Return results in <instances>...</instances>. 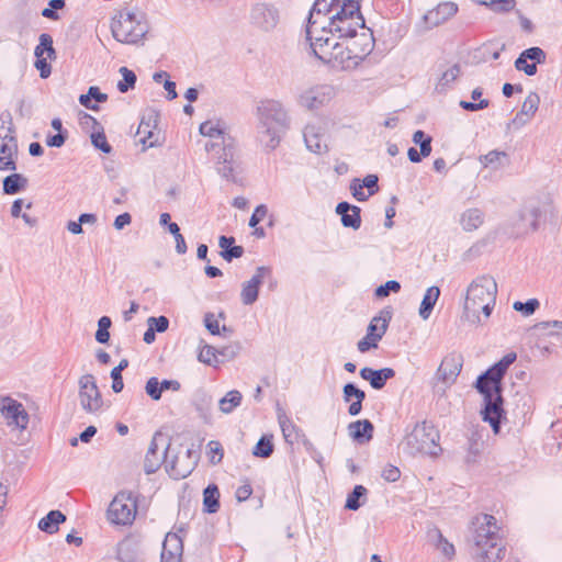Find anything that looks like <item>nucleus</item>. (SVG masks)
<instances>
[{
  "label": "nucleus",
  "mask_w": 562,
  "mask_h": 562,
  "mask_svg": "<svg viewBox=\"0 0 562 562\" xmlns=\"http://www.w3.org/2000/svg\"><path fill=\"white\" fill-rule=\"evenodd\" d=\"M516 359L517 355L515 352L506 353L499 361L480 374L474 385L477 392L483 395L482 419L491 425L494 434L499 432L502 418L505 417L502 395L503 379Z\"/></svg>",
  "instance_id": "obj_1"
},
{
  "label": "nucleus",
  "mask_w": 562,
  "mask_h": 562,
  "mask_svg": "<svg viewBox=\"0 0 562 562\" xmlns=\"http://www.w3.org/2000/svg\"><path fill=\"white\" fill-rule=\"evenodd\" d=\"M472 554L475 562H501L506 553L505 543L494 516L483 514L473 521Z\"/></svg>",
  "instance_id": "obj_2"
},
{
  "label": "nucleus",
  "mask_w": 562,
  "mask_h": 562,
  "mask_svg": "<svg viewBox=\"0 0 562 562\" xmlns=\"http://www.w3.org/2000/svg\"><path fill=\"white\" fill-rule=\"evenodd\" d=\"M257 140L266 151L274 150L282 134L289 128L290 119L286 110L277 100L261 101L256 111Z\"/></svg>",
  "instance_id": "obj_3"
},
{
  "label": "nucleus",
  "mask_w": 562,
  "mask_h": 562,
  "mask_svg": "<svg viewBox=\"0 0 562 562\" xmlns=\"http://www.w3.org/2000/svg\"><path fill=\"white\" fill-rule=\"evenodd\" d=\"M497 283L490 276H480L468 286L463 303V318L471 325H481L482 312L488 318L496 303Z\"/></svg>",
  "instance_id": "obj_4"
},
{
  "label": "nucleus",
  "mask_w": 562,
  "mask_h": 562,
  "mask_svg": "<svg viewBox=\"0 0 562 562\" xmlns=\"http://www.w3.org/2000/svg\"><path fill=\"white\" fill-rule=\"evenodd\" d=\"M149 25L144 12L123 9L111 21L113 37L123 44H137L148 33Z\"/></svg>",
  "instance_id": "obj_5"
},
{
  "label": "nucleus",
  "mask_w": 562,
  "mask_h": 562,
  "mask_svg": "<svg viewBox=\"0 0 562 562\" xmlns=\"http://www.w3.org/2000/svg\"><path fill=\"white\" fill-rule=\"evenodd\" d=\"M440 435L435 426L427 422L417 423L402 442L403 450L412 456L437 457L441 452Z\"/></svg>",
  "instance_id": "obj_6"
},
{
  "label": "nucleus",
  "mask_w": 562,
  "mask_h": 562,
  "mask_svg": "<svg viewBox=\"0 0 562 562\" xmlns=\"http://www.w3.org/2000/svg\"><path fill=\"white\" fill-rule=\"evenodd\" d=\"M306 40L310 43L312 53L322 63L331 54V50L339 43L335 38V33L326 21H307Z\"/></svg>",
  "instance_id": "obj_7"
},
{
  "label": "nucleus",
  "mask_w": 562,
  "mask_h": 562,
  "mask_svg": "<svg viewBox=\"0 0 562 562\" xmlns=\"http://www.w3.org/2000/svg\"><path fill=\"white\" fill-rule=\"evenodd\" d=\"M137 513L136 497L131 492H120L108 508V518L112 524L127 526L135 520Z\"/></svg>",
  "instance_id": "obj_8"
},
{
  "label": "nucleus",
  "mask_w": 562,
  "mask_h": 562,
  "mask_svg": "<svg viewBox=\"0 0 562 562\" xmlns=\"http://www.w3.org/2000/svg\"><path fill=\"white\" fill-rule=\"evenodd\" d=\"M280 20V10L272 3L257 2L250 8L249 22L251 26L259 32H273L279 25Z\"/></svg>",
  "instance_id": "obj_9"
},
{
  "label": "nucleus",
  "mask_w": 562,
  "mask_h": 562,
  "mask_svg": "<svg viewBox=\"0 0 562 562\" xmlns=\"http://www.w3.org/2000/svg\"><path fill=\"white\" fill-rule=\"evenodd\" d=\"M336 97V88L329 83L315 85L303 90L297 102L307 110H318L327 105Z\"/></svg>",
  "instance_id": "obj_10"
},
{
  "label": "nucleus",
  "mask_w": 562,
  "mask_h": 562,
  "mask_svg": "<svg viewBox=\"0 0 562 562\" xmlns=\"http://www.w3.org/2000/svg\"><path fill=\"white\" fill-rule=\"evenodd\" d=\"M457 12V3L451 1L441 2L422 16V19L415 24V30L417 33L423 34L443 24L454 16Z\"/></svg>",
  "instance_id": "obj_11"
},
{
  "label": "nucleus",
  "mask_w": 562,
  "mask_h": 562,
  "mask_svg": "<svg viewBox=\"0 0 562 562\" xmlns=\"http://www.w3.org/2000/svg\"><path fill=\"white\" fill-rule=\"evenodd\" d=\"M79 401L87 413L98 412L103 404L101 393L92 374H83L79 381Z\"/></svg>",
  "instance_id": "obj_12"
},
{
  "label": "nucleus",
  "mask_w": 562,
  "mask_h": 562,
  "mask_svg": "<svg viewBox=\"0 0 562 562\" xmlns=\"http://www.w3.org/2000/svg\"><path fill=\"white\" fill-rule=\"evenodd\" d=\"M170 443L165 435L156 432L151 439L148 451L145 457V472L150 474L156 472L161 463L166 462L170 453Z\"/></svg>",
  "instance_id": "obj_13"
},
{
  "label": "nucleus",
  "mask_w": 562,
  "mask_h": 562,
  "mask_svg": "<svg viewBox=\"0 0 562 562\" xmlns=\"http://www.w3.org/2000/svg\"><path fill=\"white\" fill-rule=\"evenodd\" d=\"M0 414L10 427L25 429L29 424V414L22 403L10 396L0 398Z\"/></svg>",
  "instance_id": "obj_14"
},
{
  "label": "nucleus",
  "mask_w": 562,
  "mask_h": 562,
  "mask_svg": "<svg viewBox=\"0 0 562 562\" xmlns=\"http://www.w3.org/2000/svg\"><path fill=\"white\" fill-rule=\"evenodd\" d=\"M345 40L347 47L349 48V53L353 54L356 57H359L360 63H362L374 48L375 42L373 33L367 26L358 31L356 35Z\"/></svg>",
  "instance_id": "obj_15"
},
{
  "label": "nucleus",
  "mask_w": 562,
  "mask_h": 562,
  "mask_svg": "<svg viewBox=\"0 0 562 562\" xmlns=\"http://www.w3.org/2000/svg\"><path fill=\"white\" fill-rule=\"evenodd\" d=\"M324 64L328 65L333 69L344 71L355 70L359 65H361L359 57H356L353 54L349 53L347 44L344 43H338L336 45Z\"/></svg>",
  "instance_id": "obj_16"
},
{
  "label": "nucleus",
  "mask_w": 562,
  "mask_h": 562,
  "mask_svg": "<svg viewBox=\"0 0 562 562\" xmlns=\"http://www.w3.org/2000/svg\"><path fill=\"white\" fill-rule=\"evenodd\" d=\"M327 23L336 36L341 40L356 35L358 31L366 27V22L362 15H353L348 19H341L340 15H330Z\"/></svg>",
  "instance_id": "obj_17"
},
{
  "label": "nucleus",
  "mask_w": 562,
  "mask_h": 562,
  "mask_svg": "<svg viewBox=\"0 0 562 562\" xmlns=\"http://www.w3.org/2000/svg\"><path fill=\"white\" fill-rule=\"evenodd\" d=\"M200 133L203 136L210 137L212 139H218L221 143L207 142L205 144V149L207 151L214 150L216 146L226 147L228 144H233L232 137L227 134L225 125L221 121L209 120L203 122L199 128Z\"/></svg>",
  "instance_id": "obj_18"
},
{
  "label": "nucleus",
  "mask_w": 562,
  "mask_h": 562,
  "mask_svg": "<svg viewBox=\"0 0 562 562\" xmlns=\"http://www.w3.org/2000/svg\"><path fill=\"white\" fill-rule=\"evenodd\" d=\"M546 57L544 50L540 47L527 48L515 60V68L524 71L527 76H535L537 74V64H543Z\"/></svg>",
  "instance_id": "obj_19"
},
{
  "label": "nucleus",
  "mask_w": 562,
  "mask_h": 562,
  "mask_svg": "<svg viewBox=\"0 0 562 562\" xmlns=\"http://www.w3.org/2000/svg\"><path fill=\"white\" fill-rule=\"evenodd\" d=\"M267 277H271V269L269 267L261 266L256 269L251 279L243 284L240 292V300L243 304L251 305L257 301L259 286Z\"/></svg>",
  "instance_id": "obj_20"
},
{
  "label": "nucleus",
  "mask_w": 562,
  "mask_h": 562,
  "mask_svg": "<svg viewBox=\"0 0 562 562\" xmlns=\"http://www.w3.org/2000/svg\"><path fill=\"white\" fill-rule=\"evenodd\" d=\"M461 369V357L456 353H450L442 359L439 368L437 369L436 378L445 385H451L460 374Z\"/></svg>",
  "instance_id": "obj_21"
},
{
  "label": "nucleus",
  "mask_w": 562,
  "mask_h": 562,
  "mask_svg": "<svg viewBox=\"0 0 562 562\" xmlns=\"http://www.w3.org/2000/svg\"><path fill=\"white\" fill-rule=\"evenodd\" d=\"M306 148L317 155L328 150L325 133L319 125L307 124L303 131Z\"/></svg>",
  "instance_id": "obj_22"
},
{
  "label": "nucleus",
  "mask_w": 562,
  "mask_h": 562,
  "mask_svg": "<svg viewBox=\"0 0 562 562\" xmlns=\"http://www.w3.org/2000/svg\"><path fill=\"white\" fill-rule=\"evenodd\" d=\"M540 104V97L537 92H530L522 105L520 111L512 120L508 126L514 125L516 128L524 126L538 111Z\"/></svg>",
  "instance_id": "obj_23"
},
{
  "label": "nucleus",
  "mask_w": 562,
  "mask_h": 562,
  "mask_svg": "<svg viewBox=\"0 0 562 562\" xmlns=\"http://www.w3.org/2000/svg\"><path fill=\"white\" fill-rule=\"evenodd\" d=\"M18 154V140L16 136H10L9 138H0V170L16 169L14 156Z\"/></svg>",
  "instance_id": "obj_24"
},
{
  "label": "nucleus",
  "mask_w": 562,
  "mask_h": 562,
  "mask_svg": "<svg viewBox=\"0 0 562 562\" xmlns=\"http://www.w3.org/2000/svg\"><path fill=\"white\" fill-rule=\"evenodd\" d=\"M336 213L340 215L344 227L359 229L361 226V209L348 202H340L336 206Z\"/></svg>",
  "instance_id": "obj_25"
},
{
  "label": "nucleus",
  "mask_w": 562,
  "mask_h": 562,
  "mask_svg": "<svg viewBox=\"0 0 562 562\" xmlns=\"http://www.w3.org/2000/svg\"><path fill=\"white\" fill-rule=\"evenodd\" d=\"M359 373L363 380L370 382V385L374 390L383 389L386 384V381L395 376V371L392 368L374 370L372 368L364 367L360 370Z\"/></svg>",
  "instance_id": "obj_26"
},
{
  "label": "nucleus",
  "mask_w": 562,
  "mask_h": 562,
  "mask_svg": "<svg viewBox=\"0 0 562 562\" xmlns=\"http://www.w3.org/2000/svg\"><path fill=\"white\" fill-rule=\"evenodd\" d=\"M373 424L368 419L356 420L348 425L349 436L358 443H366L372 439Z\"/></svg>",
  "instance_id": "obj_27"
},
{
  "label": "nucleus",
  "mask_w": 562,
  "mask_h": 562,
  "mask_svg": "<svg viewBox=\"0 0 562 562\" xmlns=\"http://www.w3.org/2000/svg\"><path fill=\"white\" fill-rule=\"evenodd\" d=\"M165 468L169 476L173 480L184 479L192 471V464L190 462L186 463L184 458L181 459L178 456H172L171 458L168 456Z\"/></svg>",
  "instance_id": "obj_28"
},
{
  "label": "nucleus",
  "mask_w": 562,
  "mask_h": 562,
  "mask_svg": "<svg viewBox=\"0 0 562 562\" xmlns=\"http://www.w3.org/2000/svg\"><path fill=\"white\" fill-rule=\"evenodd\" d=\"M217 172L228 181H235V162L233 154V144L223 148V155L218 157Z\"/></svg>",
  "instance_id": "obj_29"
},
{
  "label": "nucleus",
  "mask_w": 562,
  "mask_h": 562,
  "mask_svg": "<svg viewBox=\"0 0 562 562\" xmlns=\"http://www.w3.org/2000/svg\"><path fill=\"white\" fill-rule=\"evenodd\" d=\"M484 223V213L477 207L465 210L460 216V225L465 232L476 231Z\"/></svg>",
  "instance_id": "obj_30"
},
{
  "label": "nucleus",
  "mask_w": 562,
  "mask_h": 562,
  "mask_svg": "<svg viewBox=\"0 0 562 562\" xmlns=\"http://www.w3.org/2000/svg\"><path fill=\"white\" fill-rule=\"evenodd\" d=\"M65 521L66 516L60 510H50L38 521L37 527L48 535H54L58 531L59 525Z\"/></svg>",
  "instance_id": "obj_31"
},
{
  "label": "nucleus",
  "mask_w": 562,
  "mask_h": 562,
  "mask_svg": "<svg viewBox=\"0 0 562 562\" xmlns=\"http://www.w3.org/2000/svg\"><path fill=\"white\" fill-rule=\"evenodd\" d=\"M235 238L227 236H220L218 246L222 248L220 252L221 257L231 262L233 259L240 258L244 255V248L241 246H234Z\"/></svg>",
  "instance_id": "obj_32"
},
{
  "label": "nucleus",
  "mask_w": 562,
  "mask_h": 562,
  "mask_svg": "<svg viewBox=\"0 0 562 562\" xmlns=\"http://www.w3.org/2000/svg\"><path fill=\"white\" fill-rule=\"evenodd\" d=\"M333 0H316L310 11L307 21H329V16L334 13Z\"/></svg>",
  "instance_id": "obj_33"
},
{
  "label": "nucleus",
  "mask_w": 562,
  "mask_h": 562,
  "mask_svg": "<svg viewBox=\"0 0 562 562\" xmlns=\"http://www.w3.org/2000/svg\"><path fill=\"white\" fill-rule=\"evenodd\" d=\"M479 161L484 168H492L497 170L508 164V155L503 150H491L485 155L479 157Z\"/></svg>",
  "instance_id": "obj_34"
},
{
  "label": "nucleus",
  "mask_w": 562,
  "mask_h": 562,
  "mask_svg": "<svg viewBox=\"0 0 562 562\" xmlns=\"http://www.w3.org/2000/svg\"><path fill=\"white\" fill-rule=\"evenodd\" d=\"M440 295V289L432 285L427 289L419 307V316L428 319Z\"/></svg>",
  "instance_id": "obj_35"
},
{
  "label": "nucleus",
  "mask_w": 562,
  "mask_h": 562,
  "mask_svg": "<svg viewBox=\"0 0 562 562\" xmlns=\"http://www.w3.org/2000/svg\"><path fill=\"white\" fill-rule=\"evenodd\" d=\"M390 319L391 315L389 312H385V316H383V312L379 316H374L367 328L369 336L381 340L387 329Z\"/></svg>",
  "instance_id": "obj_36"
},
{
  "label": "nucleus",
  "mask_w": 562,
  "mask_h": 562,
  "mask_svg": "<svg viewBox=\"0 0 562 562\" xmlns=\"http://www.w3.org/2000/svg\"><path fill=\"white\" fill-rule=\"evenodd\" d=\"M278 420L284 440L290 445L296 442L300 437V431L294 423L284 413L278 415Z\"/></svg>",
  "instance_id": "obj_37"
},
{
  "label": "nucleus",
  "mask_w": 562,
  "mask_h": 562,
  "mask_svg": "<svg viewBox=\"0 0 562 562\" xmlns=\"http://www.w3.org/2000/svg\"><path fill=\"white\" fill-rule=\"evenodd\" d=\"M241 401L243 394L238 390H231L218 401V408L223 414H231L241 404Z\"/></svg>",
  "instance_id": "obj_38"
},
{
  "label": "nucleus",
  "mask_w": 562,
  "mask_h": 562,
  "mask_svg": "<svg viewBox=\"0 0 562 562\" xmlns=\"http://www.w3.org/2000/svg\"><path fill=\"white\" fill-rule=\"evenodd\" d=\"M461 74V67L459 64H454L450 66L447 70L442 72L440 76L437 85H436V91L442 93L446 92L451 85L457 80V78Z\"/></svg>",
  "instance_id": "obj_39"
},
{
  "label": "nucleus",
  "mask_w": 562,
  "mask_h": 562,
  "mask_svg": "<svg viewBox=\"0 0 562 562\" xmlns=\"http://www.w3.org/2000/svg\"><path fill=\"white\" fill-rule=\"evenodd\" d=\"M220 491L215 484H210L203 492L204 510L209 514L216 513L220 508Z\"/></svg>",
  "instance_id": "obj_40"
},
{
  "label": "nucleus",
  "mask_w": 562,
  "mask_h": 562,
  "mask_svg": "<svg viewBox=\"0 0 562 562\" xmlns=\"http://www.w3.org/2000/svg\"><path fill=\"white\" fill-rule=\"evenodd\" d=\"M27 186V179L20 173H12L3 179V192L5 194H16Z\"/></svg>",
  "instance_id": "obj_41"
},
{
  "label": "nucleus",
  "mask_w": 562,
  "mask_h": 562,
  "mask_svg": "<svg viewBox=\"0 0 562 562\" xmlns=\"http://www.w3.org/2000/svg\"><path fill=\"white\" fill-rule=\"evenodd\" d=\"M53 37L52 35L47 33H42L38 37V44L34 49V55H41L44 56V54H47V58L50 60L56 59V50L53 46Z\"/></svg>",
  "instance_id": "obj_42"
},
{
  "label": "nucleus",
  "mask_w": 562,
  "mask_h": 562,
  "mask_svg": "<svg viewBox=\"0 0 562 562\" xmlns=\"http://www.w3.org/2000/svg\"><path fill=\"white\" fill-rule=\"evenodd\" d=\"M194 407L199 412V415L205 420L209 422L211 417V408L213 404V398L205 392H201L194 400Z\"/></svg>",
  "instance_id": "obj_43"
},
{
  "label": "nucleus",
  "mask_w": 562,
  "mask_h": 562,
  "mask_svg": "<svg viewBox=\"0 0 562 562\" xmlns=\"http://www.w3.org/2000/svg\"><path fill=\"white\" fill-rule=\"evenodd\" d=\"M368 490L363 485H356L350 494H348L345 507L349 510H358L363 503L360 498H366Z\"/></svg>",
  "instance_id": "obj_44"
},
{
  "label": "nucleus",
  "mask_w": 562,
  "mask_h": 562,
  "mask_svg": "<svg viewBox=\"0 0 562 562\" xmlns=\"http://www.w3.org/2000/svg\"><path fill=\"white\" fill-rule=\"evenodd\" d=\"M119 72L122 75V80L117 83V89L120 92L125 93L130 89H133L136 83V75L133 70L127 67H121Z\"/></svg>",
  "instance_id": "obj_45"
},
{
  "label": "nucleus",
  "mask_w": 562,
  "mask_h": 562,
  "mask_svg": "<svg viewBox=\"0 0 562 562\" xmlns=\"http://www.w3.org/2000/svg\"><path fill=\"white\" fill-rule=\"evenodd\" d=\"M273 452V443L271 437L262 436L256 443L252 454L259 458H269Z\"/></svg>",
  "instance_id": "obj_46"
},
{
  "label": "nucleus",
  "mask_w": 562,
  "mask_h": 562,
  "mask_svg": "<svg viewBox=\"0 0 562 562\" xmlns=\"http://www.w3.org/2000/svg\"><path fill=\"white\" fill-rule=\"evenodd\" d=\"M437 542L436 548L441 552L443 557H446L448 560H452L456 554L454 546L449 542L440 532V530H435Z\"/></svg>",
  "instance_id": "obj_47"
},
{
  "label": "nucleus",
  "mask_w": 562,
  "mask_h": 562,
  "mask_svg": "<svg viewBox=\"0 0 562 562\" xmlns=\"http://www.w3.org/2000/svg\"><path fill=\"white\" fill-rule=\"evenodd\" d=\"M15 136L14 124L10 112L0 114V138H9Z\"/></svg>",
  "instance_id": "obj_48"
},
{
  "label": "nucleus",
  "mask_w": 562,
  "mask_h": 562,
  "mask_svg": "<svg viewBox=\"0 0 562 562\" xmlns=\"http://www.w3.org/2000/svg\"><path fill=\"white\" fill-rule=\"evenodd\" d=\"M342 398L345 402L355 401H364L366 393L364 391L357 387L353 383H347L342 387Z\"/></svg>",
  "instance_id": "obj_49"
},
{
  "label": "nucleus",
  "mask_w": 562,
  "mask_h": 562,
  "mask_svg": "<svg viewBox=\"0 0 562 562\" xmlns=\"http://www.w3.org/2000/svg\"><path fill=\"white\" fill-rule=\"evenodd\" d=\"M100 131H95L91 134V143L92 145L100 149L104 154H110L112 151L111 145L106 140V136L103 132V128L100 126Z\"/></svg>",
  "instance_id": "obj_50"
},
{
  "label": "nucleus",
  "mask_w": 562,
  "mask_h": 562,
  "mask_svg": "<svg viewBox=\"0 0 562 562\" xmlns=\"http://www.w3.org/2000/svg\"><path fill=\"white\" fill-rule=\"evenodd\" d=\"M162 550L182 553L183 544L181 538L173 532L167 533L162 543Z\"/></svg>",
  "instance_id": "obj_51"
},
{
  "label": "nucleus",
  "mask_w": 562,
  "mask_h": 562,
  "mask_svg": "<svg viewBox=\"0 0 562 562\" xmlns=\"http://www.w3.org/2000/svg\"><path fill=\"white\" fill-rule=\"evenodd\" d=\"M539 305L540 303L537 299H529L526 302H515L513 307L515 311L521 312L525 316H530L536 312Z\"/></svg>",
  "instance_id": "obj_52"
},
{
  "label": "nucleus",
  "mask_w": 562,
  "mask_h": 562,
  "mask_svg": "<svg viewBox=\"0 0 562 562\" xmlns=\"http://www.w3.org/2000/svg\"><path fill=\"white\" fill-rule=\"evenodd\" d=\"M480 2L498 12H509L516 4L515 0H480Z\"/></svg>",
  "instance_id": "obj_53"
},
{
  "label": "nucleus",
  "mask_w": 562,
  "mask_h": 562,
  "mask_svg": "<svg viewBox=\"0 0 562 562\" xmlns=\"http://www.w3.org/2000/svg\"><path fill=\"white\" fill-rule=\"evenodd\" d=\"M160 384L161 382L155 376L148 379L146 382L145 391L147 395L154 401H159L161 398L162 390L160 389Z\"/></svg>",
  "instance_id": "obj_54"
},
{
  "label": "nucleus",
  "mask_w": 562,
  "mask_h": 562,
  "mask_svg": "<svg viewBox=\"0 0 562 562\" xmlns=\"http://www.w3.org/2000/svg\"><path fill=\"white\" fill-rule=\"evenodd\" d=\"M149 123H146L144 120H142L137 130V135H144L139 138V142L146 147L155 146V142L151 140L154 133L149 130Z\"/></svg>",
  "instance_id": "obj_55"
},
{
  "label": "nucleus",
  "mask_w": 562,
  "mask_h": 562,
  "mask_svg": "<svg viewBox=\"0 0 562 562\" xmlns=\"http://www.w3.org/2000/svg\"><path fill=\"white\" fill-rule=\"evenodd\" d=\"M400 290H401L400 282L396 280H390L375 289V296L385 297L391 292L397 293Z\"/></svg>",
  "instance_id": "obj_56"
},
{
  "label": "nucleus",
  "mask_w": 562,
  "mask_h": 562,
  "mask_svg": "<svg viewBox=\"0 0 562 562\" xmlns=\"http://www.w3.org/2000/svg\"><path fill=\"white\" fill-rule=\"evenodd\" d=\"M207 453L210 454V462L212 464H218L223 459V449L218 441L211 440L207 443Z\"/></svg>",
  "instance_id": "obj_57"
},
{
  "label": "nucleus",
  "mask_w": 562,
  "mask_h": 562,
  "mask_svg": "<svg viewBox=\"0 0 562 562\" xmlns=\"http://www.w3.org/2000/svg\"><path fill=\"white\" fill-rule=\"evenodd\" d=\"M36 57V60H35V68L40 71V76L41 78L43 79H46L50 76L52 74V67L49 65V63L47 61L49 58H45L44 56H41V55H35Z\"/></svg>",
  "instance_id": "obj_58"
},
{
  "label": "nucleus",
  "mask_w": 562,
  "mask_h": 562,
  "mask_svg": "<svg viewBox=\"0 0 562 562\" xmlns=\"http://www.w3.org/2000/svg\"><path fill=\"white\" fill-rule=\"evenodd\" d=\"M217 349L212 346H204L199 353V360L206 364H212L214 361L217 362Z\"/></svg>",
  "instance_id": "obj_59"
},
{
  "label": "nucleus",
  "mask_w": 562,
  "mask_h": 562,
  "mask_svg": "<svg viewBox=\"0 0 562 562\" xmlns=\"http://www.w3.org/2000/svg\"><path fill=\"white\" fill-rule=\"evenodd\" d=\"M148 326L154 328L157 333H164L168 329L169 326V319L166 316H159V317H149L147 319Z\"/></svg>",
  "instance_id": "obj_60"
},
{
  "label": "nucleus",
  "mask_w": 562,
  "mask_h": 562,
  "mask_svg": "<svg viewBox=\"0 0 562 562\" xmlns=\"http://www.w3.org/2000/svg\"><path fill=\"white\" fill-rule=\"evenodd\" d=\"M459 105L461 109H463L465 111L475 112V111L486 109L490 105V101L487 99H482L479 102H470V101L461 100L459 102Z\"/></svg>",
  "instance_id": "obj_61"
},
{
  "label": "nucleus",
  "mask_w": 562,
  "mask_h": 562,
  "mask_svg": "<svg viewBox=\"0 0 562 562\" xmlns=\"http://www.w3.org/2000/svg\"><path fill=\"white\" fill-rule=\"evenodd\" d=\"M240 344L234 342L228 346L222 347L221 349H217V353L225 359H233L240 352Z\"/></svg>",
  "instance_id": "obj_62"
},
{
  "label": "nucleus",
  "mask_w": 562,
  "mask_h": 562,
  "mask_svg": "<svg viewBox=\"0 0 562 562\" xmlns=\"http://www.w3.org/2000/svg\"><path fill=\"white\" fill-rule=\"evenodd\" d=\"M363 187L362 184L360 183V179H353L350 183V190L352 192V195L353 198L357 200V201H360V202H363V201H367L369 199V194L368 193H364L363 191Z\"/></svg>",
  "instance_id": "obj_63"
},
{
  "label": "nucleus",
  "mask_w": 562,
  "mask_h": 562,
  "mask_svg": "<svg viewBox=\"0 0 562 562\" xmlns=\"http://www.w3.org/2000/svg\"><path fill=\"white\" fill-rule=\"evenodd\" d=\"M204 325L212 335H220V323L213 313H206L204 316Z\"/></svg>",
  "instance_id": "obj_64"
}]
</instances>
